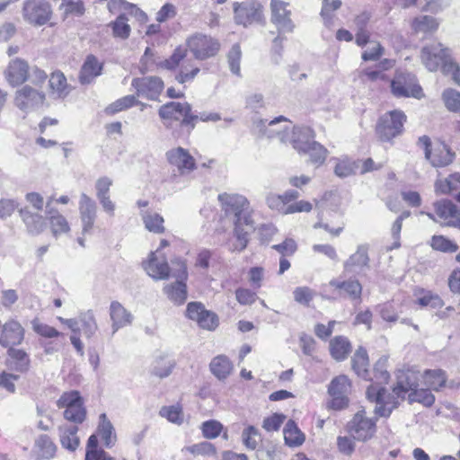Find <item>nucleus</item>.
Listing matches in <instances>:
<instances>
[{"label":"nucleus","mask_w":460,"mask_h":460,"mask_svg":"<svg viewBox=\"0 0 460 460\" xmlns=\"http://www.w3.org/2000/svg\"><path fill=\"white\" fill-rule=\"evenodd\" d=\"M218 200L226 215L234 216V235L236 243L234 250L243 251L248 243V234L253 229L249 202L239 194L222 193Z\"/></svg>","instance_id":"nucleus-1"},{"label":"nucleus","mask_w":460,"mask_h":460,"mask_svg":"<svg viewBox=\"0 0 460 460\" xmlns=\"http://www.w3.org/2000/svg\"><path fill=\"white\" fill-rule=\"evenodd\" d=\"M27 206L19 209L20 217L31 234H39L46 228V221L40 212L43 210L44 198L38 192L25 195Z\"/></svg>","instance_id":"nucleus-2"},{"label":"nucleus","mask_w":460,"mask_h":460,"mask_svg":"<svg viewBox=\"0 0 460 460\" xmlns=\"http://www.w3.org/2000/svg\"><path fill=\"white\" fill-rule=\"evenodd\" d=\"M160 66L168 70L179 67L175 79L180 84L192 81L199 72V67L192 59L186 58V51L181 48L176 49L169 58L162 61Z\"/></svg>","instance_id":"nucleus-3"},{"label":"nucleus","mask_w":460,"mask_h":460,"mask_svg":"<svg viewBox=\"0 0 460 460\" xmlns=\"http://www.w3.org/2000/svg\"><path fill=\"white\" fill-rule=\"evenodd\" d=\"M57 405L59 409H65L64 418L75 423H82L86 418V410L84 406V400L80 393L75 390L65 392L58 400Z\"/></svg>","instance_id":"nucleus-4"},{"label":"nucleus","mask_w":460,"mask_h":460,"mask_svg":"<svg viewBox=\"0 0 460 460\" xmlns=\"http://www.w3.org/2000/svg\"><path fill=\"white\" fill-rule=\"evenodd\" d=\"M234 20L236 24L248 27L263 21V5L258 0H245L233 4Z\"/></svg>","instance_id":"nucleus-5"},{"label":"nucleus","mask_w":460,"mask_h":460,"mask_svg":"<svg viewBox=\"0 0 460 460\" xmlns=\"http://www.w3.org/2000/svg\"><path fill=\"white\" fill-rule=\"evenodd\" d=\"M418 145L423 148L425 158L434 167L447 166L454 160L455 154L444 143L438 142L432 145L429 137L422 136L419 137Z\"/></svg>","instance_id":"nucleus-6"},{"label":"nucleus","mask_w":460,"mask_h":460,"mask_svg":"<svg viewBox=\"0 0 460 460\" xmlns=\"http://www.w3.org/2000/svg\"><path fill=\"white\" fill-rule=\"evenodd\" d=\"M406 116L402 111L394 110L384 114L376 125V134L382 141H390L401 135Z\"/></svg>","instance_id":"nucleus-7"},{"label":"nucleus","mask_w":460,"mask_h":460,"mask_svg":"<svg viewBox=\"0 0 460 460\" xmlns=\"http://www.w3.org/2000/svg\"><path fill=\"white\" fill-rule=\"evenodd\" d=\"M421 63L431 72L437 71L441 67L443 72L444 66L447 62L453 59L451 50L440 42H434L426 45L420 51Z\"/></svg>","instance_id":"nucleus-8"},{"label":"nucleus","mask_w":460,"mask_h":460,"mask_svg":"<svg viewBox=\"0 0 460 460\" xmlns=\"http://www.w3.org/2000/svg\"><path fill=\"white\" fill-rule=\"evenodd\" d=\"M187 46L194 58L199 60L215 57L220 49V43L217 39L202 33L190 36L187 40Z\"/></svg>","instance_id":"nucleus-9"},{"label":"nucleus","mask_w":460,"mask_h":460,"mask_svg":"<svg viewBox=\"0 0 460 460\" xmlns=\"http://www.w3.org/2000/svg\"><path fill=\"white\" fill-rule=\"evenodd\" d=\"M191 107L188 102H171L159 109V116L165 121V125L173 120H181L182 125H190V129L194 128V120L198 116L190 114Z\"/></svg>","instance_id":"nucleus-10"},{"label":"nucleus","mask_w":460,"mask_h":460,"mask_svg":"<svg viewBox=\"0 0 460 460\" xmlns=\"http://www.w3.org/2000/svg\"><path fill=\"white\" fill-rule=\"evenodd\" d=\"M376 419L367 416L365 409L358 411L349 423V431L353 438L366 441L376 431Z\"/></svg>","instance_id":"nucleus-11"},{"label":"nucleus","mask_w":460,"mask_h":460,"mask_svg":"<svg viewBox=\"0 0 460 460\" xmlns=\"http://www.w3.org/2000/svg\"><path fill=\"white\" fill-rule=\"evenodd\" d=\"M255 127L260 133L269 138H279L281 142L287 143L290 135L291 123L279 116L272 120L260 119L255 122Z\"/></svg>","instance_id":"nucleus-12"},{"label":"nucleus","mask_w":460,"mask_h":460,"mask_svg":"<svg viewBox=\"0 0 460 460\" xmlns=\"http://www.w3.org/2000/svg\"><path fill=\"white\" fill-rule=\"evenodd\" d=\"M45 93L30 85H24L18 89L14 94V105L24 112H30L44 104Z\"/></svg>","instance_id":"nucleus-13"},{"label":"nucleus","mask_w":460,"mask_h":460,"mask_svg":"<svg viewBox=\"0 0 460 460\" xmlns=\"http://www.w3.org/2000/svg\"><path fill=\"white\" fill-rule=\"evenodd\" d=\"M392 93L396 97H422V89L411 74L398 73L391 82Z\"/></svg>","instance_id":"nucleus-14"},{"label":"nucleus","mask_w":460,"mask_h":460,"mask_svg":"<svg viewBox=\"0 0 460 460\" xmlns=\"http://www.w3.org/2000/svg\"><path fill=\"white\" fill-rule=\"evenodd\" d=\"M22 15L29 23L41 26L49 21L51 8L45 0H26L22 8Z\"/></svg>","instance_id":"nucleus-15"},{"label":"nucleus","mask_w":460,"mask_h":460,"mask_svg":"<svg viewBox=\"0 0 460 460\" xmlns=\"http://www.w3.org/2000/svg\"><path fill=\"white\" fill-rule=\"evenodd\" d=\"M350 389L351 383L347 376L340 375L334 377L328 386V394L332 397L331 407L335 410L346 407Z\"/></svg>","instance_id":"nucleus-16"},{"label":"nucleus","mask_w":460,"mask_h":460,"mask_svg":"<svg viewBox=\"0 0 460 460\" xmlns=\"http://www.w3.org/2000/svg\"><path fill=\"white\" fill-rule=\"evenodd\" d=\"M288 4L281 0H271V22L277 27L279 34L291 33L295 24L291 20V11L288 9Z\"/></svg>","instance_id":"nucleus-17"},{"label":"nucleus","mask_w":460,"mask_h":460,"mask_svg":"<svg viewBox=\"0 0 460 460\" xmlns=\"http://www.w3.org/2000/svg\"><path fill=\"white\" fill-rule=\"evenodd\" d=\"M393 392L400 400L409 399L411 392L420 386V373L413 369L400 370Z\"/></svg>","instance_id":"nucleus-18"},{"label":"nucleus","mask_w":460,"mask_h":460,"mask_svg":"<svg viewBox=\"0 0 460 460\" xmlns=\"http://www.w3.org/2000/svg\"><path fill=\"white\" fill-rule=\"evenodd\" d=\"M176 264L178 269L172 274L177 280L172 285H167L164 291L170 300L174 304L181 305L187 299L186 284L183 282L187 279V268L181 261H177Z\"/></svg>","instance_id":"nucleus-19"},{"label":"nucleus","mask_w":460,"mask_h":460,"mask_svg":"<svg viewBox=\"0 0 460 460\" xmlns=\"http://www.w3.org/2000/svg\"><path fill=\"white\" fill-rule=\"evenodd\" d=\"M370 269L368 245L360 244L357 250L343 262L344 274L360 275Z\"/></svg>","instance_id":"nucleus-20"},{"label":"nucleus","mask_w":460,"mask_h":460,"mask_svg":"<svg viewBox=\"0 0 460 460\" xmlns=\"http://www.w3.org/2000/svg\"><path fill=\"white\" fill-rule=\"evenodd\" d=\"M166 157L169 164L176 167L181 175L189 174L196 169L195 159L188 150L182 147L169 150Z\"/></svg>","instance_id":"nucleus-21"},{"label":"nucleus","mask_w":460,"mask_h":460,"mask_svg":"<svg viewBox=\"0 0 460 460\" xmlns=\"http://www.w3.org/2000/svg\"><path fill=\"white\" fill-rule=\"evenodd\" d=\"M131 85L137 90V96L156 100L164 89V82L157 76L134 78Z\"/></svg>","instance_id":"nucleus-22"},{"label":"nucleus","mask_w":460,"mask_h":460,"mask_svg":"<svg viewBox=\"0 0 460 460\" xmlns=\"http://www.w3.org/2000/svg\"><path fill=\"white\" fill-rule=\"evenodd\" d=\"M438 222L460 229V209L450 200L443 199L434 203Z\"/></svg>","instance_id":"nucleus-23"},{"label":"nucleus","mask_w":460,"mask_h":460,"mask_svg":"<svg viewBox=\"0 0 460 460\" xmlns=\"http://www.w3.org/2000/svg\"><path fill=\"white\" fill-rule=\"evenodd\" d=\"M25 330L18 321L8 320L2 327L0 344L4 348H13L22 342Z\"/></svg>","instance_id":"nucleus-24"},{"label":"nucleus","mask_w":460,"mask_h":460,"mask_svg":"<svg viewBox=\"0 0 460 460\" xmlns=\"http://www.w3.org/2000/svg\"><path fill=\"white\" fill-rule=\"evenodd\" d=\"M4 75L11 86H19L29 78V65L21 58L12 59L6 66Z\"/></svg>","instance_id":"nucleus-25"},{"label":"nucleus","mask_w":460,"mask_h":460,"mask_svg":"<svg viewBox=\"0 0 460 460\" xmlns=\"http://www.w3.org/2000/svg\"><path fill=\"white\" fill-rule=\"evenodd\" d=\"M79 212L82 224V233L90 234L96 218V204L86 194L82 193L79 201Z\"/></svg>","instance_id":"nucleus-26"},{"label":"nucleus","mask_w":460,"mask_h":460,"mask_svg":"<svg viewBox=\"0 0 460 460\" xmlns=\"http://www.w3.org/2000/svg\"><path fill=\"white\" fill-rule=\"evenodd\" d=\"M109 314L111 321V336L119 329L131 324L133 321L132 314L118 301H112L111 303Z\"/></svg>","instance_id":"nucleus-27"},{"label":"nucleus","mask_w":460,"mask_h":460,"mask_svg":"<svg viewBox=\"0 0 460 460\" xmlns=\"http://www.w3.org/2000/svg\"><path fill=\"white\" fill-rule=\"evenodd\" d=\"M314 138V131L309 127H291L288 142L292 144L299 154H303Z\"/></svg>","instance_id":"nucleus-28"},{"label":"nucleus","mask_w":460,"mask_h":460,"mask_svg":"<svg viewBox=\"0 0 460 460\" xmlns=\"http://www.w3.org/2000/svg\"><path fill=\"white\" fill-rule=\"evenodd\" d=\"M438 27L439 22L438 19L429 15H419L411 22V28L413 33L424 36L435 33Z\"/></svg>","instance_id":"nucleus-29"},{"label":"nucleus","mask_w":460,"mask_h":460,"mask_svg":"<svg viewBox=\"0 0 460 460\" xmlns=\"http://www.w3.org/2000/svg\"><path fill=\"white\" fill-rule=\"evenodd\" d=\"M147 274L155 279H165L169 277L170 269L164 258L152 252L149 261L145 264Z\"/></svg>","instance_id":"nucleus-30"},{"label":"nucleus","mask_w":460,"mask_h":460,"mask_svg":"<svg viewBox=\"0 0 460 460\" xmlns=\"http://www.w3.org/2000/svg\"><path fill=\"white\" fill-rule=\"evenodd\" d=\"M102 64L93 55H89L84 62L79 80L83 84H90L102 74Z\"/></svg>","instance_id":"nucleus-31"},{"label":"nucleus","mask_w":460,"mask_h":460,"mask_svg":"<svg viewBox=\"0 0 460 460\" xmlns=\"http://www.w3.org/2000/svg\"><path fill=\"white\" fill-rule=\"evenodd\" d=\"M329 285L335 289L342 291L351 300H360L362 294V285L356 279H349L348 280L332 279Z\"/></svg>","instance_id":"nucleus-32"},{"label":"nucleus","mask_w":460,"mask_h":460,"mask_svg":"<svg viewBox=\"0 0 460 460\" xmlns=\"http://www.w3.org/2000/svg\"><path fill=\"white\" fill-rule=\"evenodd\" d=\"M58 430L62 447L67 450L75 451L80 443L77 437L78 427L76 425L66 424L60 426Z\"/></svg>","instance_id":"nucleus-33"},{"label":"nucleus","mask_w":460,"mask_h":460,"mask_svg":"<svg viewBox=\"0 0 460 460\" xmlns=\"http://www.w3.org/2000/svg\"><path fill=\"white\" fill-rule=\"evenodd\" d=\"M351 351V345L349 340L343 336H336L330 341V352L337 361H342Z\"/></svg>","instance_id":"nucleus-34"},{"label":"nucleus","mask_w":460,"mask_h":460,"mask_svg":"<svg viewBox=\"0 0 460 460\" xmlns=\"http://www.w3.org/2000/svg\"><path fill=\"white\" fill-rule=\"evenodd\" d=\"M210 371L219 380L226 379L233 371L232 362L225 355L215 357L209 365Z\"/></svg>","instance_id":"nucleus-35"},{"label":"nucleus","mask_w":460,"mask_h":460,"mask_svg":"<svg viewBox=\"0 0 460 460\" xmlns=\"http://www.w3.org/2000/svg\"><path fill=\"white\" fill-rule=\"evenodd\" d=\"M51 93L57 98H64L69 93V86L65 75L60 71L53 72L49 80Z\"/></svg>","instance_id":"nucleus-36"},{"label":"nucleus","mask_w":460,"mask_h":460,"mask_svg":"<svg viewBox=\"0 0 460 460\" xmlns=\"http://www.w3.org/2000/svg\"><path fill=\"white\" fill-rule=\"evenodd\" d=\"M420 379L423 386L435 391L444 386L447 381L445 372L441 369L426 370L423 375L420 374Z\"/></svg>","instance_id":"nucleus-37"},{"label":"nucleus","mask_w":460,"mask_h":460,"mask_svg":"<svg viewBox=\"0 0 460 460\" xmlns=\"http://www.w3.org/2000/svg\"><path fill=\"white\" fill-rule=\"evenodd\" d=\"M98 432L103 440L104 446L108 448L111 447L116 441V435L111 422L108 420L105 413H102L99 417Z\"/></svg>","instance_id":"nucleus-38"},{"label":"nucleus","mask_w":460,"mask_h":460,"mask_svg":"<svg viewBox=\"0 0 460 460\" xmlns=\"http://www.w3.org/2000/svg\"><path fill=\"white\" fill-rule=\"evenodd\" d=\"M383 398L385 402H378L374 411L380 417H388L393 410L398 406L400 398H397L394 392L392 394L387 393L385 389L384 390Z\"/></svg>","instance_id":"nucleus-39"},{"label":"nucleus","mask_w":460,"mask_h":460,"mask_svg":"<svg viewBox=\"0 0 460 460\" xmlns=\"http://www.w3.org/2000/svg\"><path fill=\"white\" fill-rule=\"evenodd\" d=\"M284 439L289 447H299L305 441V435L293 420H288L284 428Z\"/></svg>","instance_id":"nucleus-40"},{"label":"nucleus","mask_w":460,"mask_h":460,"mask_svg":"<svg viewBox=\"0 0 460 460\" xmlns=\"http://www.w3.org/2000/svg\"><path fill=\"white\" fill-rule=\"evenodd\" d=\"M437 192L449 194L454 191H460V174L454 173L444 180H438L435 183Z\"/></svg>","instance_id":"nucleus-41"},{"label":"nucleus","mask_w":460,"mask_h":460,"mask_svg":"<svg viewBox=\"0 0 460 460\" xmlns=\"http://www.w3.org/2000/svg\"><path fill=\"white\" fill-rule=\"evenodd\" d=\"M352 367L354 371L358 374V376L363 378H369V374L367 370L368 367V357L367 353L365 349H358L354 357L352 358Z\"/></svg>","instance_id":"nucleus-42"},{"label":"nucleus","mask_w":460,"mask_h":460,"mask_svg":"<svg viewBox=\"0 0 460 460\" xmlns=\"http://www.w3.org/2000/svg\"><path fill=\"white\" fill-rule=\"evenodd\" d=\"M8 355L15 370L25 372L29 369L31 360L29 355L23 349L10 348L8 349Z\"/></svg>","instance_id":"nucleus-43"},{"label":"nucleus","mask_w":460,"mask_h":460,"mask_svg":"<svg viewBox=\"0 0 460 460\" xmlns=\"http://www.w3.org/2000/svg\"><path fill=\"white\" fill-rule=\"evenodd\" d=\"M303 154L308 155L310 163L318 167L324 163L328 151L318 142L313 141Z\"/></svg>","instance_id":"nucleus-44"},{"label":"nucleus","mask_w":460,"mask_h":460,"mask_svg":"<svg viewBox=\"0 0 460 460\" xmlns=\"http://www.w3.org/2000/svg\"><path fill=\"white\" fill-rule=\"evenodd\" d=\"M429 390L430 389L423 386V385L420 383V386L417 387L414 392H411L409 395L408 400L410 403L419 402L424 406H431L435 402V397Z\"/></svg>","instance_id":"nucleus-45"},{"label":"nucleus","mask_w":460,"mask_h":460,"mask_svg":"<svg viewBox=\"0 0 460 460\" xmlns=\"http://www.w3.org/2000/svg\"><path fill=\"white\" fill-rule=\"evenodd\" d=\"M79 322L81 323L82 332L86 338H92L96 333L98 324L93 311L88 310L82 313L79 315Z\"/></svg>","instance_id":"nucleus-46"},{"label":"nucleus","mask_w":460,"mask_h":460,"mask_svg":"<svg viewBox=\"0 0 460 460\" xmlns=\"http://www.w3.org/2000/svg\"><path fill=\"white\" fill-rule=\"evenodd\" d=\"M146 228L155 234H162L164 231V217L155 212L146 211L142 215Z\"/></svg>","instance_id":"nucleus-47"},{"label":"nucleus","mask_w":460,"mask_h":460,"mask_svg":"<svg viewBox=\"0 0 460 460\" xmlns=\"http://www.w3.org/2000/svg\"><path fill=\"white\" fill-rule=\"evenodd\" d=\"M359 169V162L349 158L338 159L334 168V173L340 178L349 177Z\"/></svg>","instance_id":"nucleus-48"},{"label":"nucleus","mask_w":460,"mask_h":460,"mask_svg":"<svg viewBox=\"0 0 460 460\" xmlns=\"http://www.w3.org/2000/svg\"><path fill=\"white\" fill-rule=\"evenodd\" d=\"M49 220L54 235L67 233L70 230L67 220L58 211L49 210Z\"/></svg>","instance_id":"nucleus-49"},{"label":"nucleus","mask_w":460,"mask_h":460,"mask_svg":"<svg viewBox=\"0 0 460 460\" xmlns=\"http://www.w3.org/2000/svg\"><path fill=\"white\" fill-rule=\"evenodd\" d=\"M35 447L41 458L49 459L55 455L56 446L48 435H40L35 441Z\"/></svg>","instance_id":"nucleus-50"},{"label":"nucleus","mask_w":460,"mask_h":460,"mask_svg":"<svg viewBox=\"0 0 460 460\" xmlns=\"http://www.w3.org/2000/svg\"><path fill=\"white\" fill-rule=\"evenodd\" d=\"M159 414L161 417L165 418L168 421L176 425H181L184 421L182 408L178 404L163 406L159 411Z\"/></svg>","instance_id":"nucleus-51"},{"label":"nucleus","mask_w":460,"mask_h":460,"mask_svg":"<svg viewBox=\"0 0 460 460\" xmlns=\"http://www.w3.org/2000/svg\"><path fill=\"white\" fill-rule=\"evenodd\" d=\"M442 101L445 107L451 112L460 113V92L447 88L442 93Z\"/></svg>","instance_id":"nucleus-52"},{"label":"nucleus","mask_w":460,"mask_h":460,"mask_svg":"<svg viewBox=\"0 0 460 460\" xmlns=\"http://www.w3.org/2000/svg\"><path fill=\"white\" fill-rule=\"evenodd\" d=\"M175 367V361L168 357L157 358L154 362L153 373L161 378L168 376Z\"/></svg>","instance_id":"nucleus-53"},{"label":"nucleus","mask_w":460,"mask_h":460,"mask_svg":"<svg viewBox=\"0 0 460 460\" xmlns=\"http://www.w3.org/2000/svg\"><path fill=\"white\" fill-rule=\"evenodd\" d=\"M111 26L112 28L114 37L120 38L122 40H126L129 37L131 29L128 23V18L126 17L125 13L119 14L118 18L111 23Z\"/></svg>","instance_id":"nucleus-54"},{"label":"nucleus","mask_w":460,"mask_h":460,"mask_svg":"<svg viewBox=\"0 0 460 460\" xmlns=\"http://www.w3.org/2000/svg\"><path fill=\"white\" fill-rule=\"evenodd\" d=\"M241 58H242V50L239 44H234L232 46L231 49L227 54V63L230 71L237 75H241Z\"/></svg>","instance_id":"nucleus-55"},{"label":"nucleus","mask_w":460,"mask_h":460,"mask_svg":"<svg viewBox=\"0 0 460 460\" xmlns=\"http://www.w3.org/2000/svg\"><path fill=\"white\" fill-rule=\"evenodd\" d=\"M430 245L434 250L443 252H455L458 250V245L455 242L443 235H434Z\"/></svg>","instance_id":"nucleus-56"},{"label":"nucleus","mask_w":460,"mask_h":460,"mask_svg":"<svg viewBox=\"0 0 460 460\" xmlns=\"http://www.w3.org/2000/svg\"><path fill=\"white\" fill-rule=\"evenodd\" d=\"M385 49L376 40L369 41L368 47L363 51L361 58L364 61H377L384 55Z\"/></svg>","instance_id":"nucleus-57"},{"label":"nucleus","mask_w":460,"mask_h":460,"mask_svg":"<svg viewBox=\"0 0 460 460\" xmlns=\"http://www.w3.org/2000/svg\"><path fill=\"white\" fill-rule=\"evenodd\" d=\"M200 429L204 438L208 439H214L220 435L224 429V426L218 420H210L204 421Z\"/></svg>","instance_id":"nucleus-58"},{"label":"nucleus","mask_w":460,"mask_h":460,"mask_svg":"<svg viewBox=\"0 0 460 460\" xmlns=\"http://www.w3.org/2000/svg\"><path fill=\"white\" fill-rule=\"evenodd\" d=\"M137 103H138V102L137 101L136 96L127 95V96H124V97L117 100L116 102L111 103L109 107H107L106 112L109 114H114L116 112L128 109Z\"/></svg>","instance_id":"nucleus-59"},{"label":"nucleus","mask_w":460,"mask_h":460,"mask_svg":"<svg viewBox=\"0 0 460 460\" xmlns=\"http://www.w3.org/2000/svg\"><path fill=\"white\" fill-rule=\"evenodd\" d=\"M31 326L33 331L39 334L40 336H42L44 338L52 339L56 338L61 335V332H59L57 329L54 327L48 325L46 323H43L40 322L39 319H34L31 321Z\"/></svg>","instance_id":"nucleus-60"},{"label":"nucleus","mask_w":460,"mask_h":460,"mask_svg":"<svg viewBox=\"0 0 460 460\" xmlns=\"http://www.w3.org/2000/svg\"><path fill=\"white\" fill-rule=\"evenodd\" d=\"M242 439L244 446L248 449L254 450L257 447L258 442L261 439L260 433L253 426H249L243 429L242 433Z\"/></svg>","instance_id":"nucleus-61"},{"label":"nucleus","mask_w":460,"mask_h":460,"mask_svg":"<svg viewBox=\"0 0 460 460\" xmlns=\"http://www.w3.org/2000/svg\"><path fill=\"white\" fill-rule=\"evenodd\" d=\"M315 292L308 287H297L293 291L294 300L300 305L308 306L314 299Z\"/></svg>","instance_id":"nucleus-62"},{"label":"nucleus","mask_w":460,"mask_h":460,"mask_svg":"<svg viewBox=\"0 0 460 460\" xmlns=\"http://www.w3.org/2000/svg\"><path fill=\"white\" fill-rule=\"evenodd\" d=\"M196 322L201 328L208 331L215 330L218 325V318L217 314L208 310H206L204 314H200L197 318Z\"/></svg>","instance_id":"nucleus-63"},{"label":"nucleus","mask_w":460,"mask_h":460,"mask_svg":"<svg viewBox=\"0 0 460 460\" xmlns=\"http://www.w3.org/2000/svg\"><path fill=\"white\" fill-rule=\"evenodd\" d=\"M186 450L196 456H213L216 454V448L209 442H201L186 447Z\"/></svg>","instance_id":"nucleus-64"}]
</instances>
